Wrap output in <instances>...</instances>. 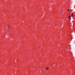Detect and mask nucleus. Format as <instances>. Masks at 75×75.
I'll return each instance as SVG.
<instances>
[{
	"label": "nucleus",
	"instance_id": "f257e3e1",
	"mask_svg": "<svg viewBox=\"0 0 75 75\" xmlns=\"http://www.w3.org/2000/svg\"><path fill=\"white\" fill-rule=\"evenodd\" d=\"M49 69V68L47 67L45 69V70H48Z\"/></svg>",
	"mask_w": 75,
	"mask_h": 75
},
{
	"label": "nucleus",
	"instance_id": "f03ea898",
	"mask_svg": "<svg viewBox=\"0 0 75 75\" xmlns=\"http://www.w3.org/2000/svg\"><path fill=\"white\" fill-rule=\"evenodd\" d=\"M73 15H74V13H72L71 14V16L73 17Z\"/></svg>",
	"mask_w": 75,
	"mask_h": 75
},
{
	"label": "nucleus",
	"instance_id": "7ed1b4c3",
	"mask_svg": "<svg viewBox=\"0 0 75 75\" xmlns=\"http://www.w3.org/2000/svg\"><path fill=\"white\" fill-rule=\"evenodd\" d=\"M68 18H69L70 20H71V16H69Z\"/></svg>",
	"mask_w": 75,
	"mask_h": 75
},
{
	"label": "nucleus",
	"instance_id": "20e7f679",
	"mask_svg": "<svg viewBox=\"0 0 75 75\" xmlns=\"http://www.w3.org/2000/svg\"><path fill=\"white\" fill-rule=\"evenodd\" d=\"M8 28L10 27V25H8L7 26Z\"/></svg>",
	"mask_w": 75,
	"mask_h": 75
},
{
	"label": "nucleus",
	"instance_id": "39448f33",
	"mask_svg": "<svg viewBox=\"0 0 75 75\" xmlns=\"http://www.w3.org/2000/svg\"><path fill=\"white\" fill-rule=\"evenodd\" d=\"M69 9H68V11H69Z\"/></svg>",
	"mask_w": 75,
	"mask_h": 75
}]
</instances>
